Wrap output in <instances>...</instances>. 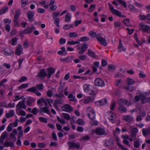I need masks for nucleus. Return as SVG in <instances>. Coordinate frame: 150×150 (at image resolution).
Here are the masks:
<instances>
[{"instance_id":"1","label":"nucleus","mask_w":150,"mask_h":150,"mask_svg":"<svg viewBox=\"0 0 150 150\" xmlns=\"http://www.w3.org/2000/svg\"><path fill=\"white\" fill-rule=\"evenodd\" d=\"M94 37H96L99 43L102 45L106 46L107 45L105 39L103 38L100 34H96L94 32Z\"/></svg>"},{"instance_id":"2","label":"nucleus","mask_w":150,"mask_h":150,"mask_svg":"<svg viewBox=\"0 0 150 150\" xmlns=\"http://www.w3.org/2000/svg\"><path fill=\"white\" fill-rule=\"evenodd\" d=\"M94 133L99 135H106L107 134L104 129L101 127H98L94 130Z\"/></svg>"},{"instance_id":"3","label":"nucleus","mask_w":150,"mask_h":150,"mask_svg":"<svg viewBox=\"0 0 150 150\" xmlns=\"http://www.w3.org/2000/svg\"><path fill=\"white\" fill-rule=\"evenodd\" d=\"M140 27L139 29L140 30H143L144 31L146 32L149 33H150V26L145 24H143L142 23H140Z\"/></svg>"},{"instance_id":"4","label":"nucleus","mask_w":150,"mask_h":150,"mask_svg":"<svg viewBox=\"0 0 150 150\" xmlns=\"http://www.w3.org/2000/svg\"><path fill=\"white\" fill-rule=\"evenodd\" d=\"M61 108L62 111L68 112H70L73 111V109L72 108L71 106L68 104H65L61 107Z\"/></svg>"},{"instance_id":"5","label":"nucleus","mask_w":150,"mask_h":150,"mask_svg":"<svg viewBox=\"0 0 150 150\" xmlns=\"http://www.w3.org/2000/svg\"><path fill=\"white\" fill-rule=\"evenodd\" d=\"M25 100L23 99L21 101L19 102L16 105V108L17 109H16V112L17 114L18 113V108H23L25 109L26 108L25 104Z\"/></svg>"},{"instance_id":"6","label":"nucleus","mask_w":150,"mask_h":150,"mask_svg":"<svg viewBox=\"0 0 150 150\" xmlns=\"http://www.w3.org/2000/svg\"><path fill=\"white\" fill-rule=\"evenodd\" d=\"M94 84L97 86L103 87L105 86L103 81L100 78H97L94 80Z\"/></svg>"},{"instance_id":"7","label":"nucleus","mask_w":150,"mask_h":150,"mask_svg":"<svg viewBox=\"0 0 150 150\" xmlns=\"http://www.w3.org/2000/svg\"><path fill=\"white\" fill-rule=\"evenodd\" d=\"M130 131L131 133L130 137L135 140L138 132V129L136 127H134L130 129Z\"/></svg>"},{"instance_id":"8","label":"nucleus","mask_w":150,"mask_h":150,"mask_svg":"<svg viewBox=\"0 0 150 150\" xmlns=\"http://www.w3.org/2000/svg\"><path fill=\"white\" fill-rule=\"evenodd\" d=\"M87 112L89 117L91 119L94 118V111L92 108L88 107L87 109Z\"/></svg>"},{"instance_id":"9","label":"nucleus","mask_w":150,"mask_h":150,"mask_svg":"<svg viewBox=\"0 0 150 150\" xmlns=\"http://www.w3.org/2000/svg\"><path fill=\"white\" fill-rule=\"evenodd\" d=\"M47 76V73L44 69H40L38 73L37 76L40 78L43 79L46 76Z\"/></svg>"},{"instance_id":"10","label":"nucleus","mask_w":150,"mask_h":150,"mask_svg":"<svg viewBox=\"0 0 150 150\" xmlns=\"http://www.w3.org/2000/svg\"><path fill=\"white\" fill-rule=\"evenodd\" d=\"M68 144L70 148H75L76 149H79L80 146L79 143H76L74 142H68Z\"/></svg>"},{"instance_id":"11","label":"nucleus","mask_w":150,"mask_h":150,"mask_svg":"<svg viewBox=\"0 0 150 150\" xmlns=\"http://www.w3.org/2000/svg\"><path fill=\"white\" fill-rule=\"evenodd\" d=\"M23 49L21 45H18L16 47V50L15 52V54L19 56L23 53Z\"/></svg>"},{"instance_id":"12","label":"nucleus","mask_w":150,"mask_h":150,"mask_svg":"<svg viewBox=\"0 0 150 150\" xmlns=\"http://www.w3.org/2000/svg\"><path fill=\"white\" fill-rule=\"evenodd\" d=\"M90 85L87 84L84 85L83 87L84 91L88 93L89 94L93 95L94 94V92L93 91H92L91 92L90 91L89 86Z\"/></svg>"},{"instance_id":"13","label":"nucleus","mask_w":150,"mask_h":150,"mask_svg":"<svg viewBox=\"0 0 150 150\" xmlns=\"http://www.w3.org/2000/svg\"><path fill=\"white\" fill-rule=\"evenodd\" d=\"M34 14V13L32 11H29L27 12V17L28 19L30 22H32L34 20L33 17Z\"/></svg>"},{"instance_id":"14","label":"nucleus","mask_w":150,"mask_h":150,"mask_svg":"<svg viewBox=\"0 0 150 150\" xmlns=\"http://www.w3.org/2000/svg\"><path fill=\"white\" fill-rule=\"evenodd\" d=\"M3 51L4 52V54L6 56H10L14 54L13 50L8 48H5Z\"/></svg>"},{"instance_id":"15","label":"nucleus","mask_w":150,"mask_h":150,"mask_svg":"<svg viewBox=\"0 0 150 150\" xmlns=\"http://www.w3.org/2000/svg\"><path fill=\"white\" fill-rule=\"evenodd\" d=\"M36 28L34 26L28 27L26 29L24 30L25 34H27L31 33L33 30L35 29Z\"/></svg>"},{"instance_id":"16","label":"nucleus","mask_w":150,"mask_h":150,"mask_svg":"<svg viewBox=\"0 0 150 150\" xmlns=\"http://www.w3.org/2000/svg\"><path fill=\"white\" fill-rule=\"evenodd\" d=\"M88 48V45L86 43H84L81 45V50L79 51V53L80 54H83Z\"/></svg>"},{"instance_id":"17","label":"nucleus","mask_w":150,"mask_h":150,"mask_svg":"<svg viewBox=\"0 0 150 150\" xmlns=\"http://www.w3.org/2000/svg\"><path fill=\"white\" fill-rule=\"evenodd\" d=\"M47 78L49 79L52 75L54 73L55 69L52 68L50 67L47 69Z\"/></svg>"},{"instance_id":"18","label":"nucleus","mask_w":150,"mask_h":150,"mask_svg":"<svg viewBox=\"0 0 150 150\" xmlns=\"http://www.w3.org/2000/svg\"><path fill=\"white\" fill-rule=\"evenodd\" d=\"M40 112L41 113L45 112L48 115L50 114V112L47 106H45L43 108H40Z\"/></svg>"},{"instance_id":"19","label":"nucleus","mask_w":150,"mask_h":150,"mask_svg":"<svg viewBox=\"0 0 150 150\" xmlns=\"http://www.w3.org/2000/svg\"><path fill=\"white\" fill-rule=\"evenodd\" d=\"M142 133L144 136H146L150 134V126L148 127L146 129L144 128L142 129Z\"/></svg>"},{"instance_id":"20","label":"nucleus","mask_w":150,"mask_h":150,"mask_svg":"<svg viewBox=\"0 0 150 150\" xmlns=\"http://www.w3.org/2000/svg\"><path fill=\"white\" fill-rule=\"evenodd\" d=\"M60 49L61 50H59L57 52V53L58 54L64 55H66L67 54V51L64 47H61Z\"/></svg>"},{"instance_id":"21","label":"nucleus","mask_w":150,"mask_h":150,"mask_svg":"<svg viewBox=\"0 0 150 150\" xmlns=\"http://www.w3.org/2000/svg\"><path fill=\"white\" fill-rule=\"evenodd\" d=\"M125 49L126 48H124V46L122 45V44L121 42V40H120L119 45L118 47V52H120L122 51H125Z\"/></svg>"},{"instance_id":"22","label":"nucleus","mask_w":150,"mask_h":150,"mask_svg":"<svg viewBox=\"0 0 150 150\" xmlns=\"http://www.w3.org/2000/svg\"><path fill=\"white\" fill-rule=\"evenodd\" d=\"M123 120L128 122H131L133 120V118L130 115H126L123 117Z\"/></svg>"},{"instance_id":"23","label":"nucleus","mask_w":150,"mask_h":150,"mask_svg":"<svg viewBox=\"0 0 150 150\" xmlns=\"http://www.w3.org/2000/svg\"><path fill=\"white\" fill-rule=\"evenodd\" d=\"M128 102V101L122 98L119 99L118 101V103L119 104L126 105Z\"/></svg>"},{"instance_id":"24","label":"nucleus","mask_w":150,"mask_h":150,"mask_svg":"<svg viewBox=\"0 0 150 150\" xmlns=\"http://www.w3.org/2000/svg\"><path fill=\"white\" fill-rule=\"evenodd\" d=\"M4 146H5L6 147L8 146H10L11 147H13L14 146V143L12 142H5L4 144Z\"/></svg>"},{"instance_id":"25","label":"nucleus","mask_w":150,"mask_h":150,"mask_svg":"<svg viewBox=\"0 0 150 150\" xmlns=\"http://www.w3.org/2000/svg\"><path fill=\"white\" fill-rule=\"evenodd\" d=\"M104 144L105 146L108 147L113 145V142L112 139H110L108 142H105Z\"/></svg>"},{"instance_id":"26","label":"nucleus","mask_w":150,"mask_h":150,"mask_svg":"<svg viewBox=\"0 0 150 150\" xmlns=\"http://www.w3.org/2000/svg\"><path fill=\"white\" fill-rule=\"evenodd\" d=\"M72 59V58L71 57H68L65 59H60V60L62 62L69 63L71 62Z\"/></svg>"},{"instance_id":"27","label":"nucleus","mask_w":150,"mask_h":150,"mask_svg":"<svg viewBox=\"0 0 150 150\" xmlns=\"http://www.w3.org/2000/svg\"><path fill=\"white\" fill-rule=\"evenodd\" d=\"M14 110H10L9 111V113H8L6 114V117L7 118L10 117H12L13 115Z\"/></svg>"},{"instance_id":"28","label":"nucleus","mask_w":150,"mask_h":150,"mask_svg":"<svg viewBox=\"0 0 150 150\" xmlns=\"http://www.w3.org/2000/svg\"><path fill=\"white\" fill-rule=\"evenodd\" d=\"M112 13L114 15H116L119 17H122L121 12H120L117 10L115 9L113 12H112Z\"/></svg>"},{"instance_id":"29","label":"nucleus","mask_w":150,"mask_h":150,"mask_svg":"<svg viewBox=\"0 0 150 150\" xmlns=\"http://www.w3.org/2000/svg\"><path fill=\"white\" fill-rule=\"evenodd\" d=\"M71 16L70 13H67L65 16V21L67 22H69L71 20Z\"/></svg>"},{"instance_id":"30","label":"nucleus","mask_w":150,"mask_h":150,"mask_svg":"<svg viewBox=\"0 0 150 150\" xmlns=\"http://www.w3.org/2000/svg\"><path fill=\"white\" fill-rule=\"evenodd\" d=\"M127 108L122 105H120L119 107V110L122 112H125L127 111Z\"/></svg>"},{"instance_id":"31","label":"nucleus","mask_w":150,"mask_h":150,"mask_svg":"<svg viewBox=\"0 0 150 150\" xmlns=\"http://www.w3.org/2000/svg\"><path fill=\"white\" fill-rule=\"evenodd\" d=\"M21 11L20 10H17L15 12L14 18L16 20H18L19 18V16L21 14Z\"/></svg>"},{"instance_id":"32","label":"nucleus","mask_w":150,"mask_h":150,"mask_svg":"<svg viewBox=\"0 0 150 150\" xmlns=\"http://www.w3.org/2000/svg\"><path fill=\"white\" fill-rule=\"evenodd\" d=\"M64 118L66 120H69L71 119V117L69 115L66 113H63L62 114Z\"/></svg>"},{"instance_id":"33","label":"nucleus","mask_w":150,"mask_h":150,"mask_svg":"<svg viewBox=\"0 0 150 150\" xmlns=\"http://www.w3.org/2000/svg\"><path fill=\"white\" fill-rule=\"evenodd\" d=\"M92 101L93 100H92L91 97L90 96H89L84 100V103L85 104H87Z\"/></svg>"},{"instance_id":"34","label":"nucleus","mask_w":150,"mask_h":150,"mask_svg":"<svg viewBox=\"0 0 150 150\" xmlns=\"http://www.w3.org/2000/svg\"><path fill=\"white\" fill-rule=\"evenodd\" d=\"M37 91V88L36 87H34L31 88H29L27 90V91L35 93L36 91Z\"/></svg>"},{"instance_id":"35","label":"nucleus","mask_w":150,"mask_h":150,"mask_svg":"<svg viewBox=\"0 0 150 150\" xmlns=\"http://www.w3.org/2000/svg\"><path fill=\"white\" fill-rule=\"evenodd\" d=\"M73 27V25L72 24H66L64 25L63 28L64 30H68Z\"/></svg>"},{"instance_id":"36","label":"nucleus","mask_w":150,"mask_h":150,"mask_svg":"<svg viewBox=\"0 0 150 150\" xmlns=\"http://www.w3.org/2000/svg\"><path fill=\"white\" fill-rule=\"evenodd\" d=\"M28 3V0H21V7H25Z\"/></svg>"},{"instance_id":"37","label":"nucleus","mask_w":150,"mask_h":150,"mask_svg":"<svg viewBox=\"0 0 150 150\" xmlns=\"http://www.w3.org/2000/svg\"><path fill=\"white\" fill-rule=\"evenodd\" d=\"M76 123L79 125H81L84 124V122L81 119H79L76 122Z\"/></svg>"},{"instance_id":"38","label":"nucleus","mask_w":150,"mask_h":150,"mask_svg":"<svg viewBox=\"0 0 150 150\" xmlns=\"http://www.w3.org/2000/svg\"><path fill=\"white\" fill-rule=\"evenodd\" d=\"M63 102V100L62 99H57L54 100V103L58 105L62 104Z\"/></svg>"},{"instance_id":"39","label":"nucleus","mask_w":150,"mask_h":150,"mask_svg":"<svg viewBox=\"0 0 150 150\" xmlns=\"http://www.w3.org/2000/svg\"><path fill=\"white\" fill-rule=\"evenodd\" d=\"M89 38L87 37L83 36L81 37L80 39L79 40V41L85 42L88 40Z\"/></svg>"},{"instance_id":"40","label":"nucleus","mask_w":150,"mask_h":150,"mask_svg":"<svg viewBox=\"0 0 150 150\" xmlns=\"http://www.w3.org/2000/svg\"><path fill=\"white\" fill-rule=\"evenodd\" d=\"M114 27L117 28L120 27L121 25V23L118 21H115L114 23Z\"/></svg>"},{"instance_id":"41","label":"nucleus","mask_w":150,"mask_h":150,"mask_svg":"<svg viewBox=\"0 0 150 150\" xmlns=\"http://www.w3.org/2000/svg\"><path fill=\"white\" fill-rule=\"evenodd\" d=\"M80 44L79 41H69L67 42V44L70 45H74L76 44Z\"/></svg>"},{"instance_id":"42","label":"nucleus","mask_w":150,"mask_h":150,"mask_svg":"<svg viewBox=\"0 0 150 150\" xmlns=\"http://www.w3.org/2000/svg\"><path fill=\"white\" fill-rule=\"evenodd\" d=\"M39 120L45 123H47V118L42 117H40L39 118Z\"/></svg>"},{"instance_id":"43","label":"nucleus","mask_w":150,"mask_h":150,"mask_svg":"<svg viewBox=\"0 0 150 150\" xmlns=\"http://www.w3.org/2000/svg\"><path fill=\"white\" fill-rule=\"evenodd\" d=\"M68 98L69 99V100L70 101H74L75 97L71 93L69 94Z\"/></svg>"},{"instance_id":"44","label":"nucleus","mask_w":150,"mask_h":150,"mask_svg":"<svg viewBox=\"0 0 150 150\" xmlns=\"http://www.w3.org/2000/svg\"><path fill=\"white\" fill-rule=\"evenodd\" d=\"M87 54L89 56L93 58L94 57V52L91 50L89 49L88 50Z\"/></svg>"},{"instance_id":"45","label":"nucleus","mask_w":150,"mask_h":150,"mask_svg":"<svg viewBox=\"0 0 150 150\" xmlns=\"http://www.w3.org/2000/svg\"><path fill=\"white\" fill-rule=\"evenodd\" d=\"M123 22L127 26H129L130 25V23L129 19L128 18H126L123 20Z\"/></svg>"},{"instance_id":"46","label":"nucleus","mask_w":150,"mask_h":150,"mask_svg":"<svg viewBox=\"0 0 150 150\" xmlns=\"http://www.w3.org/2000/svg\"><path fill=\"white\" fill-rule=\"evenodd\" d=\"M35 100L34 99L31 98L26 101V103L28 105H30Z\"/></svg>"},{"instance_id":"47","label":"nucleus","mask_w":150,"mask_h":150,"mask_svg":"<svg viewBox=\"0 0 150 150\" xmlns=\"http://www.w3.org/2000/svg\"><path fill=\"white\" fill-rule=\"evenodd\" d=\"M95 105H99L100 106H103L104 105V103H103L102 100H99L97 101L95 103Z\"/></svg>"},{"instance_id":"48","label":"nucleus","mask_w":150,"mask_h":150,"mask_svg":"<svg viewBox=\"0 0 150 150\" xmlns=\"http://www.w3.org/2000/svg\"><path fill=\"white\" fill-rule=\"evenodd\" d=\"M37 88L39 90L43 89L44 88L43 85L42 83H40L36 85Z\"/></svg>"},{"instance_id":"49","label":"nucleus","mask_w":150,"mask_h":150,"mask_svg":"<svg viewBox=\"0 0 150 150\" xmlns=\"http://www.w3.org/2000/svg\"><path fill=\"white\" fill-rule=\"evenodd\" d=\"M128 85H132L134 83V81L131 78H128L127 79Z\"/></svg>"},{"instance_id":"50","label":"nucleus","mask_w":150,"mask_h":150,"mask_svg":"<svg viewBox=\"0 0 150 150\" xmlns=\"http://www.w3.org/2000/svg\"><path fill=\"white\" fill-rule=\"evenodd\" d=\"M29 46V44L28 40H25L23 43V46L24 48H26Z\"/></svg>"},{"instance_id":"51","label":"nucleus","mask_w":150,"mask_h":150,"mask_svg":"<svg viewBox=\"0 0 150 150\" xmlns=\"http://www.w3.org/2000/svg\"><path fill=\"white\" fill-rule=\"evenodd\" d=\"M129 8L131 11H136L137 10L135 8L134 6L132 4H129Z\"/></svg>"},{"instance_id":"52","label":"nucleus","mask_w":150,"mask_h":150,"mask_svg":"<svg viewBox=\"0 0 150 150\" xmlns=\"http://www.w3.org/2000/svg\"><path fill=\"white\" fill-rule=\"evenodd\" d=\"M139 75V77L141 78H144L146 76V75L144 73L143 71H140Z\"/></svg>"},{"instance_id":"53","label":"nucleus","mask_w":150,"mask_h":150,"mask_svg":"<svg viewBox=\"0 0 150 150\" xmlns=\"http://www.w3.org/2000/svg\"><path fill=\"white\" fill-rule=\"evenodd\" d=\"M28 86V83L23 84L20 86H19L18 88L19 89H22L27 87Z\"/></svg>"},{"instance_id":"54","label":"nucleus","mask_w":150,"mask_h":150,"mask_svg":"<svg viewBox=\"0 0 150 150\" xmlns=\"http://www.w3.org/2000/svg\"><path fill=\"white\" fill-rule=\"evenodd\" d=\"M38 112L39 110L36 107L33 108L31 111V112L34 115H36Z\"/></svg>"},{"instance_id":"55","label":"nucleus","mask_w":150,"mask_h":150,"mask_svg":"<svg viewBox=\"0 0 150 150\" xmlns=\"http://www.w3.org/2000/svg\"><path fill=\"white\" fill-rule=\"evenodd\" d=\"M8 9V8L7 7L3 8L2 9L0 10V13L1 14H4L7 11Z\"/></svg>"},{"instance_id":"56","label":"nucleus","mask_w":150,"mask_h":150,"mask_svg":"<svg viewBox=\"0 0 150 150\" xmlns=\"http://www.w3.org/2000/svg\"><path fill=\"white\" fill-rule=\"evenodd\" d=\"M69 36L70 37L72 38H76L78 36V35L75 32L70 33Z\"/></svg>"},{"instance_id":"57","label":"nucleus","mask_w":150,"mask_h":150,"mask_svg":"<svg viewBox=\"0 0 150 150\" xmlns=\"http://www.w3.org/2000/svg\"><path fill=\"white\" fill-rule=\"evenodd\" d=\"M53 96L54 97L59 98H61L64 97V95L63 94L60 93L59 94L56 93L54 94Z\"/></svg>"},{"instance_id":"58","label":"nucleus","mask_w":150,"mask_h":150,"mask_svg":"<svg viewBox=\"0 0 150 150\" xmlns=\"http://www.w3.org/2000/svg\"><path fill=\"white\" fill-rule=\"evenodd\" d=\"M7 136V135L6 133V132H4L2 134L0 138L3 140H4Z\"/></svg>"},{"instance_id":"59","label":"nucleus","mask_w":150,"mask_h":150,"mask_svg":"<svg viewBox=\"0 0 150 150\" xmlns=\"http://www.w3.org/2000/svg\"><path fill=\"white\" fill-rule=\"evenodd\" d=\"M57 120L62 124H65V121L63 119H60L58 116L57 117Z\"/></svg>"},{"instance_id":"60","label":"nucleus","mask_w":150,"mask_h":150,"mask_svg":"<svg viewBox=\"0 0 150 150\" xmlns=\"http://www.w3.org/2000/svg\"><path fill=\"white\" fill-rule=\"evenodd\" d=\"M116 103L115 102H113L112 103L111 105L110 106V110L113 111L114 110L115 107L116 105Z\"/></svg>"},{"instance_id":"61","label":"nucleus","mask_w":150,"mask_h":150,"mask_svg":"<svg viewBox=\"0 0 150 150\" xmlns=\"http://www.w3.org/2000/svg\"><path fill=\"white\" fill-rule=\"evenodd\" d=\"M17 38L16 37L12 39L11 44L12 45H15L17 44Z\"/></svg>"},{"instance_id":"62","label":"nucleus","mask_w":150,"mask_h":150,"mask_svg":"<svg viewBox=\"0 0 150 150\" xmlns=\"http://www.w3.org/2000/svg\"><path fill=\"white\" fill-rule=\"evenodd\" d=\"M101 64L103 67H105L107 65V62L105 60L102 59L101 60Z\"/></svg>"},{"instance_id":"63","label":"nucleus","mask_w":150,"mask_h":150,"mask_svg":"<svg viewBox=\"0 0 150 150\" xmlns=\"http://www.w3.org/2000/svg\"><path fill=\"white\" fill-rule=\"evenodd\" d=\"M117 145L119 146L122 150H128L127 148H125L123 145L119 143H117Z\"/></svg>"},{"instance_id":"64","label":"nucleus","mask_w":150,"mask_h":150,"mask_svg":"<svg viewBox=\"0 0 150 150\" xmlns=\"http://www.w3.org/2000/svg\"><path fill=\"white\" fill-rule=\"evenodd\" d=\"M52 91L51 90H48L47 92V95L49 97H51L52 96Z\"/></svg>"}]
</instances>
